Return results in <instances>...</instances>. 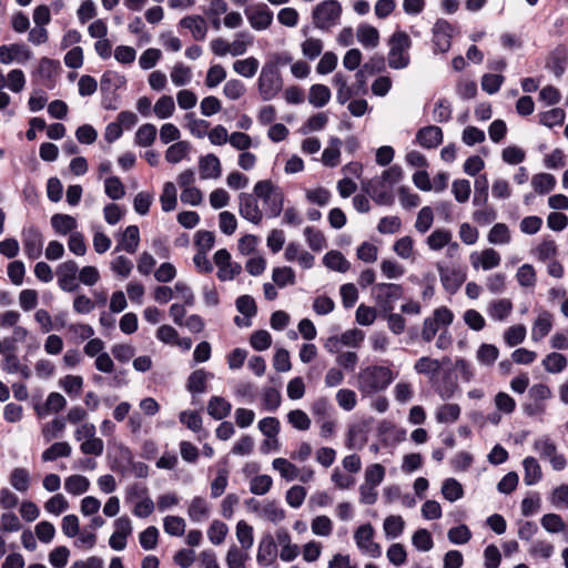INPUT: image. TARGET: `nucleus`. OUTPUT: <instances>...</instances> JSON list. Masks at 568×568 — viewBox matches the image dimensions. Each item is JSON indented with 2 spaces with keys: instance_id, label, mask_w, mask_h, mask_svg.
Wrapping results in <instances>:
<instances>
[{
  "instance_id": "nucleus-26",
  "label": "nucleus",
  "mask_w": 568,
  "mask_h": 568,
  "mask_svg": "<svg viewBox=\"0 0 568 568\" xmlns=\"http://www.w3.org/2000/svg\"><path fill=\"white\" fill-rule=\"evenodd\" d=\"M180 26L189 29L195 40H204L207 32L205 20L201 16H187L181 19Z\"/></svg>"
},
{
  "instance_id": "nucleus-12",
  "label": "nucleus",
  "mask_w": 568,
  "mask_h": 568,
  "mask_svg": "<svg viewBox=\"0 0 568 568\" xmlns=\"http://www.w3.org/2000/svg\"><path fill=\"white\" fill-rule=\"evenodd\" d=\"M257 199L254 193H241L239 196L240 215L255 225L263 220V211L258 206Z\"/></svg>"
},
{
  "instance_id": "nucleus-22",
  "label": "nucleus",
  "mask_w": 568,
  "mask_h": 568,
  "mask_svg": "<svg viewBox=\"0 0 568 568\" xmlns=\"http://www.w3.org/2000/svg\"><path fill=\"white\" fill-rule=\"evenodd\" d=\"M488 316L497 322H504L513 311V303L508 298L494 300L487 305Z\"/></svg>"
},
{
  "instance_id": "nucleus-31",
  "label": "nucleus",
  "mask_w": 568,
  "mask_h": 568,
  "mask_svg": "<svg viewBox=\"0 0 568 568\" xmlns=\"http://www.w3.org/2000/svg\"><path fill=\"white\" fill-rule=\"evenodd\" d=\"M342 140L333 136L329 139L328 146L322 153L324 165L334 168L339 163Z\"/></svg>"
},
{
  "instance_id": "nucleus-16",
  "label": "nucleus",
  "mask_w": 568,
  "mask_h": 568,
  "mask_svg": "<svg viewBox=\"0 0 568 568\" xmlns=\"http://www.w3.org/2000/svg\"><path fill=\"white\" fill-rule=\"evenodd\" d=\"M469 261L474 270L490 271L500 264V254L494 248H485L481 252H473Z\"/></svg>"
},
{
  "instance_id": "nucleus-48",
  "label": "nucleus",
  "mask_w": 568,
  "mask_h": 568,
  "mask_svg": "<svg viewBox=\"0 0 568 568\" xmlns=\"http://www.w3.org/2000/svg\"><path fill=\"white\" fill-rule=\"evenodd\" d=\"M153 112L158 119L165 120L171 118L175 112V103L171 95H162L155 102Z\"/></svg>"
},
{
  "instance_id": "nucleus-11",
  "label": "nucleus",
  "mask_w": 568,
  "mask_h": 568,
  "mask_svg": "<svg viewBox=\"0 0 568 568\" xmlns=\"http://www.w3.org/2000/svg\"><path fill=\"white\" fill-rule=\"evenodd\" d=\"M22 244L26 255L30 260H37L42 255L43 236L36 226H29L22 231Z\"/></svg>"
},
{
  "instance_id": "nucleus-18",
  "label": "nucleus",
  "mask_w": 568,
  "mask_h": 568,
  "mask_svg": "<svg viewBox=\"0 0 568 568\" xmlns=\"http://www.w3.org/2000/svg\"><path fill=\"white\" fill-rule=\"evenodd\" d=\"M416 141L425 149H435L443 142V131L436 125L424 126L417 131Z\"/></svg>"
},
{
  "instance_id": "nucleus-50",
  "label": "nucleus",
  "mask_w": 568,
  "mask_h": 568,
  "mask_svg": "<svg viewBox=\"0 0 568 568\" xmlns=\"http://www.w3.org/2000/svg\"><path fill=\"white\" fill-rule=\"evenodd\" d=\"M30 480V473L26 468H14L10 474L11 486L20 493H26L29 489Z\"/></svg>"
},
{
  "instance_id": "nucleus-21",
  "label": "nucleus",
  "mask_w": 568,
  "mask_h": 568,
  "mask_svg": "<svg viewBox=\"0 0 568 568\" xmlns=\"http://www.w3.org/2000/svg\"><path fill=\"white\" fill-rule=\"evenodd\" d=\"M139 243H140L139 227L136 225H130L124 230V232L115 247V251H125L130 254H133L136 252V250L139 247Z\"/></svg>"
},
{
  "instance_id": "nucleus-62",
  "label": "nucleus",
  "mask_w": 568,
  "mask_h": 568,
  "mask_svg": "<svg viewBox=\"0 0 568 568\" xmlns=\"http://www.w3.org/2000/svg\"><path fill=\"white\" fill-rule=\"evenodd\" d=\"M272 280L280 288L295 283V273L288 266L275 267L272 272Z\"/></svg>"
},
{
  "instance_id": "nucleus-57",
  "label": "nucleus",
  "mask_w": 568,
  "mask_h": 568,
  "mask_svg": "<svg viewBox=\"0 0 568 568\" xmlns=\"http://www.w3.org/2000/svg\"><path fill=\"white\" fill-rule=\"evenodd\" d=\"M236 538L241 544V549L248 551L254 542L253 528L244 520H240L236 525Z\"/></svg>"
},
{
  "instance_id": "nucleus-33",
  "label": "nucleus",
  "mask_w": 568,
  "mask_h": 568,
  "mask_svg": "<svg viewBox=\"0 0 568 568\" xmlns=\"http://www.w3.org/2000/svg\"><path fill=\"white\" fill-rule=\"evenodd\" d=\"M331 90L324 84H313L308 92V102L315 108L325 106L331 100Z\"/></svg>"
},
{
  "instance_id": "nucleus-59",
  "label": "nucleus",
  "mask_w": 568,
  "mask_h": 568,
  "mask_svg": "<svg viewBox=\"0 0 568 568\" xmlns=\"http://www.w3.org/2000/svg\"><path fill=\"white\" fill-rule=\"evenodd\" d=\"M540 525L547 532L550 534H558L564 531L566 528V524L561 516L554 513L545 514L540 519Z\"/></svg>"
},
{
  "instance_id": "nucleus-20",
  "label": "nucleus",
  "mask_w": 568,
  "mask_h": 568,
  "mask_svg": "<svg viewBox=\"0 0 568 568\" xmlns=\"http://www.w3.org/2000/svg\"><path fill=\"white\" fill-rule=\"evenodd\" d=\"M365 334L363 331L354 328L348 329L342 333V335L337 337H332L328 341L327 347L329 352H334L333 347H336L338 343L348 347H359L363 343Z\"/></svg>"
},
{
  "instance_id": "nucleus-38",
  "label": "nucleus",
  "mask_w": 568,
  "mask_h": 568,
  "mask_svg": "<svg viewBox=\"0 0 568 568\" xmlns=\"http://www.w3.org/2000/svg\"><path fill=\"white\" fill-rule=\"evenodd\" d=\"M231 404L221 396H213L207 404V413L214 418V419H223L226 417L231 412Z\"/></svg>"
},
{
  "instance_id": "nucleus-24",
  "label": "nucleus",
  "mask_w": 568,
  "mask_h": 568,
  "mask_svg": "<svg viewBox=\"0 0 568 568\" xmlns=\"http://www.w3.org/2000/svg\"><path fill=\"white\" fill-rule=\"evenodd\" d=\"M201 178L203 180L217 179L221 175V162L214 154H206L199 161Z\"/></svg>"
},
{
  "instance_id": "nucleus-41",
  "label": "nucleus",
  "mask_w": 568,
  "mask_h": 568,
  "mask_svg": "<svg viewBox=\"0 0 568 568\" xmlns=\"http://www.w3.org/2000/svg\"><path fill=\"white\" fill-rule=\"evenodd\" d=\"M190 149L191 145L187 141H178L165 151V160L169 163L176 164L189 154Z\"/></svg>"
},
{
  "instance_id": "nucleus-6",
  "label": "nucleus",
  "mask_w": 568,
  "mask_h": 568,
  "mask_svg": "<svg viewBox=\"0 0 568 568\" xmlns=\"http://www.w3.org/2000/svg\"><path fill=\"white\" fill-rule=\"evenodd\" d=\"M403 293V286L395 283H377L372 288V296L383 313L392 312Z\"/></svg>"
},
{
  "instance_id": "nucleus-14",
  "label": "nucleus",
  "mask_w": 568,
  "mask_h": 568,
  "mask_svg": "<svg viewBox=\"0 0 568 568\" xmlns=\"http://www.w3.org/2000/svg\"><path fill=\"white\" fill-rule=\"evenodd\" d=\"M454 30V27L444 19L435 22L433 27V42L436 51L444 53L450 49Z\"/></svg>"
},
{
  "instance_id": "nucleus-56",
  "label": "nucleus",
  "mask_w": 568,
  "mask_h": 568,
  "mask_svg": "<svg viewBox=\"0 0 568 568\" xmlns=\"http://www.w3.org/2000/svg\"><path fill=\"white\" fill-rule=\"evenodd\" d=\"M440 363L438 359L430 358L428 356H423L419 359L416 361L414 365V369L418 374L427 375V376H434L439 373L440 371Z\"/></svg>"
},
{
  "instance_id": "nucleus-35",
  "label": "nucleus",
  "mask_w": 568,
  "mask_h": 568,
  "mask_svg": "<svg viewBox=\"0 0 568 568\" xmlns=\"http://www.w3.org/2000/svg\"><path fill=\"white\" fill-rule=\"evenodd\" d=\"M156 134L158 130L154 124H142L135 132L134 142L138 146L141 148L151 146L156 139Z\"/></svg>"
},
{
  "instance_id": "nucleus-64",
  "label": "nucleus",
  "mask_w": 568,
  "mask_h": 568,
  "mask_svg": "<svg viewBox=\"0 0 568 568\" xmlns=\"http://www.w3.org/2000/svg\"><path fill=\"white\" fill-rule=\"evenodd\" d=\"M534 450L541 458L549 459L557 452V446L548 436H541L535 439Z\"/></svg>"
},
{
  "instance_id": "nucleus-61",
  "label": "nucleus",
  "mask_w": 568,
  "mask_h": 568,
  "mask_svg": "<svg viewBox=\"0 0 568 568\" xmlns=\"http://www.w3.org/2000/svg\"><path fill=\"white\" fill-rule=\"evenodd\" d=\"M542 365L548 373L557 374L566 368L567 358L560 353H550L544 358Z\"/></svg>"
},
{
  "instance_id": "nucleus-32",
  "label": "nucleus",
  "mask_w": 568,
  "mask_h": 568,
  "mask_svg": "<svg viewBox=\"0 0 568 568\" xmlns=\"http://www.w3.org/2000/svg\"><path fill=\"white\" fill-rule=\"evenodd\" d=\"M120 457L123 462L130 465L131 473L136 478H145L149 475V466L142 462H134L133 454L130 448L122 447L120 450Z\"/></svg>"
},
{
  "instance_id": "nucleus-3",
  "label": "nucleus",
  "mask_w": 568,
  "mask_h": 568,
  "mask_svg": "<svg viewBox=\"0 0 568 568\" xmlns=\"http://www.w3.org/2000/svg\"><path fill=\"white\" fill-rule=\"evenodd\" d=\"M253 192L263 201L264 211L268 217H276L281 214L284 196L270 180L258 181L254 185Z\"/></svg>"
},
{
  "instance_id": "nucleus-9",
  "label": "nucleus",
  "mask_w": 568,
  "mask_h": 568,
  "mask_svg": "<svg viewBox=\"0 0 568 568\" xmlns=\"http://www.w3.org/2000/svg\"><path fill=\"white\" fill-rule=\"evenodd\" d=\"M362 187L379 205H390L394 202L392 187L379 176L363 182Z\"/></svg>"
},
{
  "instance_id": "nucleus-46",
  "label": "nucleus",
  "mask_w": 568,
  "mask_h": 568,
  "mask_svg": "<svg viewBox=\"0 0 568 568\" xmlns=\"http://www.w3.org/2000/svg\"><path fill=\"white\" fill-rule=\"evenodd\" d=\"M404 527V519L397 515L386 517L383 525V529L387 539L398 538L403 534Z\"/></svg>"
},
{
  "instance_id": "nucleus-4",
  "label": "nucleus",
  "mask_w": 568,
  "mask_h": 568,
  "mask_svg": "<svg viewBox=\"0 0 568 568\" xmlns=\"http://www.w3.org/2000/svg\"><path fill=\"white\" fill-rule=\"evenodd\" d=\"M341 14L342 6L337 0H325L313 9V23L321 30H329L338 24Z\"/></svg>"
},
{
  "instance_id": "nucleus-25",
  "label": "nucleus",
  "mask_w": 568,
  "mask_h": 568,
  "mask_svg": "<svg viewBox=\"0 0 568 568\" xmlns=\"http://www.w3.org/2000/svg\"><path fill=\"white\" fill-rule=\"evenodd\" d=\"M552 328V315L547 312L542 311L536 321L534 322V325L531 327V339L534 342L541 341L545 336L549 334V332Z\"/></svg>"
},
{
  "instance_id": "nucleus-51",
  "label": "nucleus",
  "mask_w": 568,
  "mask_h": 568,
  "mask_svg": "<svg viewBox=\"0 0 568 568\" xmlns=\"http://www.w3.org/2000/svg\"><path fill=\"white\" fill-rule=\"evenodd\" d=\"M452 232L445 229H437L427 237V245L433 251H439L452 241Z\"/></svg>"
},
{
  "instance_id": "nucleus-52",
  "label": "nucleus",
  "mask_w": 568,
  "mask_h": 568,
  "mask_svg": "<svg viewBox=\"0 0 568 568\" xmlns=\"http://www.w3.org/2000/svg\"><path fill=\"white\" fill-rule=\"evenodd\" d=\"M67 405L65 398L60 393H50L45 399L44 407L38 409L39 416H44L49 413H58Z\"/></svg>"
},
{
  "instance_id": "nucleus-5",
  "label": "nucleus",
  "mask_w": 568,
  "mask_h": 568,
  "mask_svg": "<svg viewBox=\"0 0 568 568\" xmlns=\"http://www.w3.org/2000/svg\"><path fill=\"white\" fill-rule=\"evenodd\" d=\"M410 44V39L405 32L398 31L392 36L387 57L388 65L392 69H405L409 64L408 49Z\"/></svg>"
},
{
  "instance_id": "nucleus-43",
  "label": "nucleus",
  "mask_w": 568,
  "mask_h": 568,
  "mask_svg": "<svg viewBox=\"0 0 568 568\" xmlns=\"http://www.w3.org/2000/svg\"><path fill=\"white\" fill-rule=\"evenodd\" d=\"M258 67H260V62L254 57H248L243 60H236L233 63V70L237 74H240L244 78H247V79H251L256 74Z\"/></svg>"
},
{
  "instance_id": "nucleus-60",
  "label": "nucleus",
  "mask_w": 568,
  "mask_h": 568,
  "mask_svg": "<svg viewBox=\"0 0 568 568\" xmlns=\"http://www.w3.org/2000/svg\"><path fill=\"white\" fill-rule=\"evenodd\" d=\"M460 407L457 404H445L437 409L436 419L442 424H452L459 418Z\"/></svg>"
},
{
  "instance_id": "nucleus-49",
  "label": "nucleus",
  "mask_w": 568,
  "mask_h": 568,
  "mask_svg": "<svg viewBox=\"0 0 568 568\" xmlns=\"http://www.w3.org/2000/svg\"><path fill=\"white\" fill-rule=\"evenodd\" d=\"M72 448L67 442H58L47 448L41 458L43 462H53L59 457H69L71 455Z\"/></svg>"
},
{
  "instance_id": "nucleus-55",
  "label": "nucleus",
  "mask_w": 568,
  "mask_h": 568,
  "mask_svg": "<svg viewBox=\"0 0 568 568\" xmlns=\"http://www.w3.org/2000/svg\"><path fill=\"white\" fill-rule=\"evenodd\" d=\"M171 81L176 87H184L192 80V70L183 63H176L170 73Z\"/></svg>"
},
{
  "instance_id": "nucleus-44",
  "label": "nucleus",
  "mask_w": 568,
  "mask_h": 568,
  "mask_svg": "<svg viewBox=\"0 0 568 568\" xmlns=\"http://www.w3.org/2000/svg\"><path fill=\"white\" fill-rule=\"evenodd\" d=\"M272 466L287 481L296 479L300 475V469L293 463L282 457L275 458Z\"/></svg>"
},
{
  "instance_id": "nucleus-2",
  "label": "nucleus",
  "mask_w": 568,
  "mask_h": 568,
  "mask_svg": "<svg viewBox=\"0 0 568 568\" xmlns=\"http://www.w3.org/2000/svg\"><path fill=\"white\" fill-rule=\"evenodd\" d=\"M283 89L281 72L275 62H266L257 79V91L263 101L273 100Z\"/></svg>"
},
{
  "instance_id": "nucleus-23",
  "label": "nucleus",
  "mask_w": 568,
  "mask_h": 568,
  "mask_svg": "<svg viewBox=\"0 0 568 568\" xmlns=\"http://www.w3.org/2000/svg\"><path fill=\"white\" fill-rule=\"evenodd\" d=\"M211 507L209 503L200 496L194 497L189 505L187 516L193 523H201L210 517Z\"/></svg>"
},
{
  "instance_id": "nucleus-53",
  "label": "nucleus",
  "mask_w": 568,
  "mask_h": 568,
  "mask_svg": "<svg viewBox=\"0 0 568 568\" xmlns=\"http://www.w3.org/2000/svg\"><path fill=\"white\" fill-rule=\"evenodd\" d=\"M487 240L490 244H494V245L508 244L511 240L508 226L504 223L495 224L490 229Z\"/></svg>"
},
{
  "instance_id": "nucleus-30",
  "label": "nucleus",
  "mask_w": 568,
  "mask_h": 568,
  "mask_svg": "<svg viewBox=\"0 0 568 568\" xmlns=\"http://www.w3.org/2000/svg\"><path fill=\"white\" fill-rule=\"evenodd\" d=\"M323 264L335 272L345 273L349 270L351 264L345 256L339 252L332 250L323 257Z\"/></svg>"
},
{
  "instance_id": "nucleus-19",
  "label": "nucleus",
  "mask_w": 568,
  "mask_h": 568,
  "mask_svg": "<svg viewBox=\"0 0 568 568\" xmlns=\"http://www.w3.org/2000/svg\"><path fill=\"white\" fill-rule=\"evenodd\" d=\"M333 85L336 88V101L339 104H345L354 95H358V90L355 85L348 84V79L342 72H337L333 77Z\"/></svg>"
},
{
  "instance_id": "nucleus-29",
  "label": "nucleus",
  "mask_w": 568,
  "mask_h": 568,
  "mask_svg": "<svg viewBox=\"0 0 568 568\" xmlns=\"http://www.w3.org/2000/svg\"><path fill=\"white\" fill-rule=\"evenodd\" d=\"M524 467V481L527 486L536 485L542 477V471L539 463L535 457H526L523 460Z\"/></svg>"
},
{
  "instance_id": "nucleus-58",
  "label": "nucleus",
  "mask_w": 568,
  "mask_h": 568,
  "mask_svg": "<svg viewBox=\"0 0 568 568\" xmlns=\"http://www.w3.org/2000/svg\"><path fill=\"white\" fill-rule=\"evenodd\" d=\"M516 278L521 287L534 288L537 283L536 271L532 265L524 264L516 273Z\"/></svg>"
},
{
  "instance_id": "nucleus-28",
  "label": "nucleus",
  "mask_w": 568,
  "mask_h": 568,
  "mask_svg": "<svg viewBox=\"0 0 568 568\" xmlns=\"http://www.w3.org/2000/svg\"><path fill=\"white\" fill-rule=\"evenodd\" d=\"M276 556V544L271 536H265L258 544L256 560L260 565H271Z\"/></svg>"
},
{
  "instance_id": "nucleus-17",
  "label": "nucleus",
  "mask_w": 568,
  "mask_h": 568,
  "mask_svg": "<svg viewBox=\"0 0 568 568\" xmlns=\"http://www.w3.org/2000/svg\"><path fill=\"white\" fill-rule=\"evenodd\" d=\"M31 59V52L24 44L12 43L0 45V62L10 64L13 61L23 63Z\"/></svg>"
},
{
  "instance_id": "nucleus-45",
  "label": "nucleus",
  "mask_w": 568,
  "mask_h": 568,
  "mask_svg": "<svg viewBox=\"0 0 568 568\" xmlns=\"http://www.w3.org/2000/svg\"><path fill=\"white\" fill-rule=\"evenodd\" d=\"M260 517L274 524L281 523L285 518V511L274 500L266 501L260 509Z\"/></svg>"
},
{
  "instance_id": "nucleus-37",
  "label": "nucleus",
  "mask_w": 568,
  "mask_h": 568,
  "mask_svg": "<svg viewBox=\"0 0 568 568\" xmlns=\"http://www.w3.org/2000/svg\"><path fill=\"white\" fill-rule=\"evenodd\" d=\"M357 40L365 48H376L379 43V33L376 28L369 24H362L357 28Z\"/></svg>"
},
{
  "instance_id": "nucleus-15",
  "label": "nucleus",
  "mask_w": 568,
  "mask_h": 568,
  "mask_svg": "<svg viewBox=\"0 0 568 568\" xmlns=\"http://www.w3.org/2000/svg\"><path fill=\"white\" fill-rule=\"evenodd\" d=\"M79 273L78 264L74 261H65L61 263L57 270L58 284L64 292H72L78 287L77 274Z\"/></svg>"
},
{
  "instance_id": "nucleus-8",
  "label": "nucleus",
  "mask_w": 568,
  "mask_h": 568,
  "mask_svg": "<svg viewBox=\"0 0 568 568\" xmlns=\"http://www.w3.org/2000/svg\"><path fill=\"white\" fill-rule=\"evenodd\" d=\"M354 540L362 554L372 558L381 557L382 549L374 541V528L371 524L361 525L354 532Z\"/></svg>"
},
{
  "instance_id": "nucleus-40",
  "label": "nucleus",
  "mask_w": 568,
  "mask_h": 568,
  "mask_svg": "<svg viewBox=\"0 0 568 568\" xmlns=\"http://www.w3.org/2000/svg\"><path fill=\"white\" fill-rule=\"evenodd\" d=\"M161 207L164 212H171L178 204L176 186L172 182H165L160 195Z\"/></svg>"
},
{
  "instance_id": "nucleus-13",
  "label": "nucleus",
  "mask_w": 568,
  "mask_h": 568,
  "mask_svg": "<svg viewBox=\"0 0 568 568\" xmlns=\"http://www.w3.org/2000/svg\"><path fill=\"white\" fill-rule=\"evenodd\" d=\"M436 267L445 291L455 294L465 282L466 273L459 268L444 266L440 263H437Z\"/></svg>"
},
{
  "instance_id": "nucleus-1",
  "label": "nucleus",
  "mask_w": 568,
  "mask_h": 568,
  "mask_svg": "<svg viewBox=\"0 0 568 568\" xmlns=\"http://www.w3.org/2000/svg\"><path fill=\"white\" fill-rule=\"evenodd\" d=\"M394 378L395 375L389 367L369 365L358 373L356 386L362 397H369L385 390Z\"/></svg>"
},
{
  "instance_id": "nucleus-63",
  "label": "nucleus",
  "mask_w": 568,
  "mask_h": 568,
  "mask_svg": "<svg viewBox=\"0 0 568 568\" xmlns=\"http://www.w3.org/2000/svg\"><path fill=\"white\" fill-rule=\"evenodd\" d=\"M185 520L179 516H166L163 519L164 531L170 536H183L185 532Z\"/></svg>"
},
{
  "instance_id": "nucleus-36",
  "label": "nucleus",
  "mask_w": 568,
  "mask_h": 568,
  "mask_svg": "<svg viewBox=\"0 0 568 568\" xmlns=\"http://www.w3.org/2000/svg\"><path fill=\"white\" fill-rule=\"evenodd\" d=\"M498 356L499 349L494 344L483 343L476 352L477 362L486 367L493 366Z\"/></svg>"
},
{
  "instance_id": "nucleus-7",
  "label": "nucleus",
  "mask_w": 568,
  "mask_h": 568,
  "mask_svg": "<svg viewBox=\"0 0 568 568\" xmlns=\"http://www.w3.org/2000/svg\"><path fill=\"white\" fill-rule=\"evenodd\" d=\"M454 321L453 312L446 307L440 306L434 310L433 314L426 317L423 322L422 338L424 342L429 343L434 339L437 332L442 326L448 327Z\"/></svg>"
},
{
  "instance_id": "nucleus-27",
  "label": "nucleus",
  "mask_w": 568,
  "mask_h": 568,
  "mask_svg": "<svg viewBox=\"0 0 568 568\" xmlns=\"http://www.w3.org/2000/svg\"><path fill=\"white\" fill-rule=\"evenodd\" d=\"M53 231L59 235H67L68 233L77 232V220L68 214H53L50 220Z\"/></svg>"
},
{
  "instance_id": "nucleus-39",
  "label": "nucleus",
  "mask_w": 568,
  "mask_h": 568,
  "mask_svg": "<svg viewBox=\"0 0 568 568\" xmlns=\"http://www.w3.org/2000/svg\"><path fill=\"white\" fill-rule=\"evenodd\" d=\"M367 440L366 432L363 425L354 424L347 432L346 445L348 448L361 449Z\"/></svg>"
},
{
  "instance_id": "nucleus-34",
  "label": "nucleus",
  "mask_w": 568,
  "mask_h": 568,
  "mask_svg": "<svg viewBox=\"0 0 568 568\" xmlns=\"http://www.w3.org/2000/svg\"><path fill=\"white\" fill-rule=\"evenodd\" d=\"M250 560L247 551L242 550L236 545L229 548L225 557L227 568H247L246 562Z\"/></svg>"
},
{
  "instance_id": "nucleus-10",
  "label": "nucleus",
  "mask_w": 568,
  "mask_h": 568,
  "mask_svg": "<svg viewBox=\"0 0 568 568\" xmlns=\"http://www.w3.org/2000/svg\"><path fill=\"white\" fill-rule=\"evenodd\" d=\"M244 13L252 29L257 31L266 30L273 22V12L265 3L250 6Z\"/></svg>"
},
{
  "instance_id": "nucleus-54",
  "label": "nucleus",
  "mask_w": 568,
  "mask_h": 568,
  "mask_svg": "<svg viewBox=\"0 0 568 568\" xmlns=\"http://www.w3.org/2000/svg\"><path fill=\"white\" fill-rule=\"evenodd\" d=\"M252 37L247 32H239L232 42H229V54L233 57L243 55L248 45L252 44Z\"/></svg>"
},
{
  "instance_id": "nucleus-42",
  "label": "nucleus",
  "mask_w": 568,
  "mask_h": 568,
  "mask_svg": "<svg viewBox=\"0 0 568 568\" xmlns=\"http://www.w3.org/2000/svg\"><path fill=\"white\" fill-rule=\"evenodd\" d=\"M89 487V479L82 475H71L64 480V489L74 496L84 494Z\"/></svg>"
},
{
  "instance_id": "nucleus-47",
  "label": "nucleus",
  "mask_w": 568,
  "mask_h": 568,
  "mask_svg": "<svg viewBox=\"0 0 568 568\" xmlns=\"http://www.w3.org/2000/svg\"><path fill=\"white\" fill-rule=\"evenodd\" d=\"M211 377H213V375L204 369L194 371L187 379V389L193 394L204 393L206 381Z\"/></svg>"
}]
</instances>
